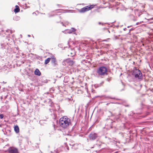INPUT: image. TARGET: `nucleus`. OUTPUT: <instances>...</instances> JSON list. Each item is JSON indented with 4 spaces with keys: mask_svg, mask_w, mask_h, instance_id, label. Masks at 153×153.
<instances>
[{
    "mask_svg": "<svg viewBox=\"0 0 153 153\" xmlns=\"http://www.w3.org/2000/svg\"><path fill=\"white\" fill-rule=\"evenodd\" d=\"M51 62L53 64L54 66L58 65L57 62L56 61V58L55 57L51 58Z\"/></svg>",
    "mask_w": 153,
    "mask_h": 153,
    "instance_id": "8",
    "label": "nucleus"
},
{
    "mask_svg": "<svg viewBox=\"0 0 153 153\" xmlns=\"http://www.w3.org/2000/svg\"><path fill=\"white\" fill-rule=\"evenodd\" d=\"M14 130L16 133H19V129L18 126L16 125L14 127Z\"/></svg>",
    "mask_w": 153,
    "mask_h": 153,
    "instance_id": "9",
    "label": "nucleus"
},
{
    "mask_svg": "<svg viewBox=\"0 0 153 153\" xmlns=\"http://www.w3.org/2000/svg\"><path fill=\"white\" fill-rule=\"evenodd\" d=\"M7 31H8V32H10V33H11V30H7Z\"/></svg>",
    "mask_w": 153,
    "mask_h": 153,
    "instance_id": "17",
    "label": "nucleus"
},
{
    "mask_svg": "<svg viewBox=\"0 0 153 153\" xmlns=\"http://www.w3.org/2000/svg\"><path fill=\"white\" fill-rule=\"evenodd\" d=\"M8 150L9 153H19L18 149L15 148L10 147Z\"/></svg>",
    "mask_w": 153,
    "mask_h": 153,
    "instance_id": "5",
    "label": "nucleus"
},
{
    "mask_svg": "<svg viewBox=\"0 0 153 153\" xmlns=\"http://www.w3.org/2000/svg\"><path fill=\"white\" fill-rule=\"evenodd\" d=\"M34 74L35 75L38 76H40L41 74V72L39 70L37 69H36L35 71Z\"/></svg>",
    "mask_w": 153,
    "mask_h": 153,
    "instance_id": "11",
    "label": "nucleus"
},
{
    "mask_svg": "<svg viewBox=\"0 0 153 153\" xmlns=\"http://www.w3.org/2000/svg\"><path fill=\"white\" fill-rule=\"evenodd\" d=\"M75 29L74 28H71V29L70 30V31H71L72 32H74V31H75Z\"/></svg>",
    "mask_w": 153,
    "mask_h": 153,
    "instance_id": "14",
    "label": "nucleus"
},
{
    "mask_svg": "<svg viewBox=\"0 0 153 153\" xmlns=\"http://www.w3.org/2000/svg\"><path fill=\"white\" fill-rule=\"evenodd\" d=\"M65 30L67 33L69 34L71 33L72 32L70 30L67 29L66 30Z\"/></svg>",
    "mask_w": 153,
    "mask_h": 153,
    "instance_id": "13",
    "label": "nucleus"
},
{
    "mask_svg": "<svg viewBox=\"0 0 153 153\" xmlns=\"http://www.w3.org/2000/svg\"><path fill=\"white\" fill-rule=\"evenodd\" d=\"M133 74L134 75L136 78H140V77L142 76V73L139 70L136 69L134 71Z\"/></svg>",
    "mask_w": 153,
    "mask_h": 153,
    "instance_id": "4",
    "label": "nucleus"
},
{
    "mask_svg": "<svg viewBox=\"0 0 153 153\" xmlns=\"http://www.w3.org/2000/svg\"><path fill=\"white\" fill-rule=\"evenodd\" d=\"M107 69L105 67L102 66L97 70V72L99 75L103 76L107 74Z\"/></svg>",
    "mask_w": 153,
    "mask_h": 153,
    "instance_id": "2",
    "label": "nucleus"
},
{
    "mask_svg": "<svg viewBox=\"0 0 153 153\" xmlns=\"http://www.w3.org/2000/svg\"><path fill=\"white\" fill-rule=\"evenodd\" d=\"M51 59V58H48L46 59L45 60V64L46 65V64H47L50 61Z\"/></svg>",
    "mask_w": 153,
    "mask_h": 153,
    "instance_id": "12",
    "label": "nucleus"
},
{
    "mask_svg": "<svg viewBox=\"0 0 153 153\" xmlns=\"http://www.w3.org/2000/svg\"><path fill=\"white\" fill-rule=\"evenodd\" d=\"M71 123L70 119L66 116L61 118L59 120L60 126L64 128H67Z\"/></svg>",
    "mask_w": 153,
    "mask_h": 153,
    "instance_id": "1",
    "label": "nucleus"
},
{
    "mask_svg": "<svg viewBox=\"0 0 153 153\" xmlns=\"http://www.w3.org/2000/svg\"><path fill=\"white\" fill-rule=\"evenodd\" d=\"M90 139L94 140L97 137V134L95 133H91L89 135Z\"/></svg>",
    "mask_w": 153,
    "mask_h": 153,
    "instance_id": "6",
    "label": "nucleus"
},
{
    "mask_svg": "<svg viewBox=\"0 0 153 153\" xmlns=\"http://www.w3.org/2000/svg\"><path fill=\"white\" fill-rule=\"evenodd\" d=\"M94 5L85 6L81 9L80 10V12L81 13H84L91 10L92 9L94 8Z\"/></svg>",
    "mask_w": 153,
    "mask_h": 153,
    "instance_id": "3",
    "label": "nucleus"
},
{
    "mask_svg": "<svg viewBox=\"0 0 153 153\" xmlns=\"http://www.w3.org/2000/svg\"><path fill=\"white\" fill-rule=\"evenodd\" d=\"M4 117V115L3 114H1L0 115V118L1 119H2Z\"/></svg>",
    "mask_w": 153,
    "mask_h": 153,
    "instance_id": "15",
    "label": "nucleus"
},
{
    "mask_svg": "<svg viewBox=\"0 0 153 153\" xmlns=\"http://www.w3.org/2000/svg\"><path fill=\"white\" fill-rule=\"evenodd\" d=\"M16 8L14 10V12L15 13H17L19 12L20 9L18 6L16 5L15 6Z\"/></svg>",
    "mask_w": 153,
    "mask_h": 153,
    "instance_id": "10",
    "label": "nucleus"
},
{
    "mask_svg": "<svg viewBox=\"0 0 153 153\" xmlns=\"http://www.w3.org/2000/svg\"><path fill=\"white\" fill-rule=\"evenodd\" d=\"M71 11V10H65V11L66 12H70Z\"/></svg>",
    "mask_w": 153,
    "mask_h": 153,
    "instance_id": "16",
    "label": "nucleus"
},
{
    "mask_svg": "<svg viewBox=\"0 0 153 153\" xmlns=\"http://www.w3.org/2000/svg\"><path fill=\"white\" fill-rule=\"evenodd\" d=\"M65 62L67 63L69 65H73L74 63V62L72 60H71L70 59H66Z\"/></svg>",
    "mask_w": 153,
    "mask_h": 153,
    "instance_id": "7",
    "label": "nucleus"
}]
</instances>
